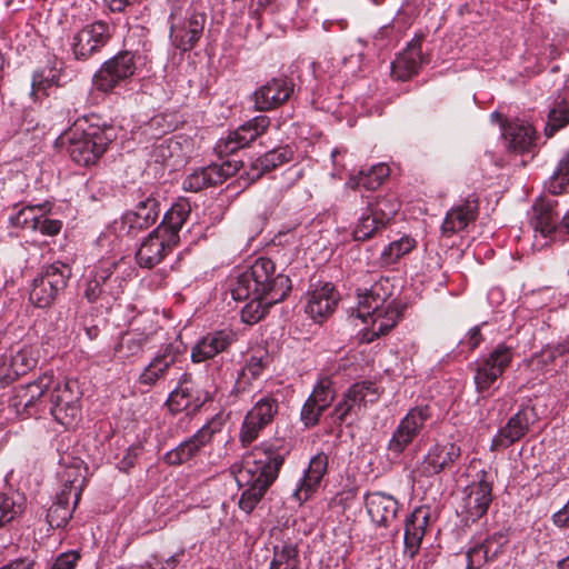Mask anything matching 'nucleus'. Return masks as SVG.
I'll return each instance as SVG.
<instances>
[{
	"instance_id": "1",
	"label": "nucleus",
	"mask_w": 569,
	"mask_h": 569,
	"mask_svg": "<svg viewBox=\"0 0 569 569\" xmlns=\"http://www.w3.org/2000/svg\"><path fill=\"white\" fill-rule=\"evenodd\" d=\"M80 398L77 381L43 373L36 380L16 388L11 406L17 413L27 417L50 413L57 422L71 428L81 417Z\"/></svg>"
},
{
	"instance_id": "2",
	"label": "nucleus",
	"mask_w": 569,
	"mask_h": 569,
	"mask_svg": "<svg viewBox=\"0 0 569 569\" xmlns=\"http://www.w3.org/2000/svg\"><path fill=\"white\" fill-rule=\"evenodd\" d=\"M274 272V263L270 259L259 258L237 277L231 295L234 300L248 301L241 310L243 322H258L271 306L282 301L290 291L289 277Z\"/></svg>"
},
{
	"instance_id": "3",
	"label": "nucleus",
	"mask_w": 569,
	"mask_h": 569,
	"mask_svg": "<svg viewBox=\"0 0 569 569\" xmlns=\"http://www.w3.org/2000/svg\"><path fill=\"white\" fill-rule=\"evenodd\" d=\"M284 457L271 446L257 447L243 455L242 460L231 466V472L240 488L239 508L250 513L261 501L278 477Z\"/></svg>"
},
{
	"instance_id": "4",
	"label": "nucleus",
	"mask_w": 569,
	"mask_h": 569,
	"mask_svg": "<svg viewBox=\"0 0 569 569\" xmlns=\"http://www.w3.org/2000/svg\"><path fill=\"white\" fill-rule=\"evenodd\" d=\"M395 283L389 277H378L370 286L357 289V318L370 321L368 342L391 330L402 315L400 303L392 297Z\"/></svg>"
},
{
	"instance_id": "5",
	"label": "nucleus",
	"mask_w": 569,
	"mask_h": 569,
	"mask_svg": "<svg viewBox=\"0 0 569 569\" xmlns=\"http://www.w3.org/2000/svg\"><path fill=\"white\" fill-rule=\"evenodd\" d=\"M132 272L124 257L101 258L86 274L84 298L109 309L123 293Z\"/></svg>"
},
{
	"instance_id": "6",
	"label": "nucleus",
	"mask_w": 569,
	"mask_h": 569,
	"mask_svg": "<svg viewBox=\"0 0 569 569\" xmlns=\"http://www.w3.org/2000/svg\"><path fill=\"white\" fill-rule=\"evenodd\" d=\"M114 138L112 128L98 126L81 129L77 124L66 134L70 158L83 167L97 163Z\"/></svg>"
},
{
	"instance_id": "7",
	"label": "nucleus",
	"mask_w": 569,
	"mask_h": 569,
	"mask_svg": "<svg viewBox=\"0 0 569 569\" xmlns=\"http://www.w3.org/2000/svg\"><path fill=\"white\" fill-rule=\"evenodd\" d=\"M515 349L506 343L497 345L487 356L473 363L476 391L482 398L490 397L498 389V382L505 370L511 365Z\"/></svg>"
},
{
	"instance_id": "8",
	"label": "nucleus",
	"mask_w": 569,
	"mask_h": 569,
	"mask_svg": "<svg viewBox=\"0 0 569 569\" xmlns=\"http://www.w3.org/2000/svg\"><path fill=\"white\" fill-rule=\"evenodd\" d=\"M84 485L80 461L68 468L62 475V487L54 502L48 509L47 521L51 528H61L72 517Z\"/></svg>"
},
{
	"instance_id": "9",
	"label": "nucleus",
	"mask_w": 569,
	"mask_h": 569,
	"mask_svg": "<svg viewBox=\"0 0 569 569\" xmlns=\"http://www.w3.org/2000/svg\"><path fill=\"white\" fill-rule=\"evenodd\" d=\"M169 21L172 44L179 50L188 51L200 40L206 16L192 8L183 10L182 7L176 6L171 10Z\"/></svg>"
},
{
	"instance_id": "10",
	"label": "nucleus",
	"mask_w": 569,
	"mask_h": 569,
	"mask_svg": "<svg viewBox=\"0 0 569 569\" xmlns=\"http://www.w3.org/2000/svg\"><path fill=\"white\" fill-rule=\"evenodd\" d=\"M70 277V267L60 261L47 266L33 279L29 296L30 301L39 308L50 306L57 295L66 288Z\"/></svg>"
},
{
	"instance_id": "11",
	"label": "nucleus",
	"mask_w": 569,
	"mask_h": 569,
	"mask_svg": "<svg viewBox=\"0 0 569 569\" xmlns=\"http://www.w3.org/2000/svg\"><path fill=\"white\" fill-rule=\"evenodd\" d=\"M137 70L136 56L123 51L104 61L93 74L92 86L96 90L110 93L126 84Z\"/></svg>"
},
{
	"instance_id": "12",
	"label": "nucleus",
	"mask_w": 569,
	"mask_h": 569,
	"mask_svg": "<svg viewBox=\"0 0 569 569\" xmlns=\"http://www.w3.org/2000/svg\"><path fill=\"white\" fill-rule=\"evenodd\" d=\"M379 398V390L373 382L361 381L353 383L343 395L342 399L327 416L331 425L340 426L351 416H358L368 403H373Z\"/></svg>"
},
{
	"instance_id": "13",
	"label": "nucleus",
	"mask_w": 569,
	"mask_h": 569,
	"mask_svg": "<svg viewBox=\"0 0 569 569\" xmlns=\"http://www.w3.org/2000/svg\"><path fill=\"white\" fill-rule=\"evenodd\" d=\"M279 409L278 400L270 395L258 399L244 416L239 438L243 446H249L270 425Z\"/></svg>"
},
{
	"instance_id": "14",
	"label": "nucleus",
	"mask_w": 569,
	"mask_h": 569,
	"mask_svg": "<svg viewBox=\"0 0 569 569\" xmlns=\"http://www.w3.org/2000/svg\"><path fill=\"white\" fill-rule=\"evenodd\" d=\"M279 409L278 400L270 395L258 399L244 416L239 438L243 446H249L270 425Z\"/></svg>"
},
{
	"instance_id": "15",
	"label": "nucleus",
	"mask_w": 569,
	"mask_h": 569,
	"mask_svg": "<svg viewBox=\"0 0 569 569\" xmlns=\"http://www.w3.org/2000/svg\"><path fill=\"white\" fill-rule=\"evenodd\" d=\"M221 428V419L213 418L202 426L192 437L168 451L163 457L164 461L171 466H179L188 462L211 441L213 435L219 432Z\"/></svg>"
},
{
	"instance_id": "16",
	"label": "nucleus",
	"mask_w": 569,
	"mask_h": 569,
	"mask_svg": "<svg viewBox=\"0 0 569 569\" xmlns=\"http://www.w3.org/2000/svg\"><path fill=\"white\" fill-rule=\"evenodd\" d=\"M270 126V119L267 116H258L238 127L236 130L221 138L216 150L219 156H228L241 148L249 146L253 140L263 134Z\"/></svg>"
},
{
	"instance_id": "17",
	"label": "nucleus",
	"mask_w": 569,
	"mask_h": 569,
	"mask_svg": "<svg viewBox=\"0 0 569 569\" xmlns=\"http://www.w3.org/2000/svg\"><path fill=\"white\" fill-rule=\"evenodd\" d=\"M207 399L208 393L203 392L189 375L182 373L166 405L172 413L186 411L187 415H190L198 410Z\"/></svg>"
},
{
	"instance_id": "18",
	"label": "nucleus",
	"mask_w": 569,
	"mask_h": 569,
	"mask_svg": "<svg viewBox=\"0 0 569 569\" xmlns=\"http://www.w3.org/2000/svg\"><path fill=\"white\" fill-rule=\"evenodd\" d=\"M181 351L178 345L168 343L160 348L158 353L144 367L138 378V385L146 388L153 387L177 369Z\"/></svg>"
},
{
	"instance_id": "19",
	"label": "nucleus",
	"mask_w": 569,
	"mask_h": 569,
	"mask_svg": "<svg viewBox=\"0 0 569 569\" xmlns=\"http://www.w3.org/2000/svg\"><path fill=\"white\" fill-rule=\"evenodd\" d=\"M491 500L490 483L480 480L465 490L457 513L466 525L472 523L486 515Z\"/></svg>"
},
{
	"instance_id": "20",
	"label": "nucleus",
	"mask_w": 569,
	"mask_h": 569,
	"mask_svg": "<svg viewBox=\"0 0 569 569\" xmlns=\"http://www.w3.org/2000/svg\"><path fill=\"white\" fill-rule=\"evenodd\" d=\"M428 417L429 413L426 408L411 409L395 429L388 442V450L396 456L401 455L419 435Z\"/></svg>"
},
{
	"instance_id": "21",
	"label": "nucleus",
	"mask_w": 569,
	"mask_h": 569,
	"mask_svg": "<svg viewBox=\"0 0 569 569\" xmlns=\"http://www.w3.org/2000/svg\"><path fill=\"white\" fill-rule=\"evenodd\" d=\"M111 36L110 27L97 21L83 27L72 38V51L77 59H86L102 48Z\"/></svg>"
},
{
	"instance_id": "22",
	"label": "nucleus",
	"mask_w": 569,
	"mask_h": 569,
	"mask_svg": "<svg viewBox=\"0 0 569 569\" xmlns=\"http://www.w3.org/2000/svg\"><path fill=\"white\" fill-rule=\"evenodd\" d=\"M238 337L231 328H223L208 332L192 347L191 360L194 363L203 362L227 351L237 341Z\"/></svg>"
},
{
	"instance_id": "23",
	"label": "nucleus",
	"mask_w": 569,
	"mask_h": 569,
	"mask_svg": "<svg viewBox=\"0 0 569 569\" xmlns=\"http://www.w3.org/2000/svg\"><path fill=\"white\" fill-rule=\"evenodd\" d=\"M335 399L332 380L329 377L319 379L311 395L301 409V420L307 427L318 423L321 413Z\"/></svg>"
},
{
	"instance_id": "24",
	"label": "nucleus",
	"mask_w": 569,
	"mask_h": 569,
	"mask_svg": "<svg viewBox=\"0 0 569 569\" xmlns=\"http://www.w3.org/2000/svg\"><path fill=\"white\" fill-rule=\"evenodd\" d=\"M237 171L238 166L230 161L221 164L213 163L188 174L182 182V187L186 191L198 192L203 188L222 183Z\"/></svg>"
},
{
	"instance_id": "25",
	"label": "nucleus",
	"mask_w": 569,
	"mask_h": 569,
	"mask_svg": "<svg viewBox=\"0 0 569 569\" xmlns=\"http://www.w3.org/2000/svg\"><path fill=\"white\" fill-rule=\"evenodd\" d=\"M328 456L323 452L315 455L305 469L292 497L301 505L309 500L319 489L328 470Z\"/></svg>"
},
{
	"instance_id": "26",
	"label": "nucleus",
	"mask_w": 569,
	"mask_h": 569,
	"mask_svg": "<svg viewBox=\"0 0 569 569\" xmlns=\"http://www.w3.org/2000/svg\"><path fill=\"white\" fill-rule=\"evenodd\" d=\"M537 420V413L531 407L521 408L513 415L505 427L500 428L492 439V446L497 448H507L513 442L520 440L528 431L531 425Z\"/></svg>"
},
{
	"instance_id": "27",
	"label": "nucleus",
	"mask_w": 569,
	"mask_h": 569,
	"mask_svg": "<svg viewBox=\"0 0 569 569\" xmlns=\"http://www.w3.org/2000/svg\"><path fill=\"white\" fill-rule=\"evenodd\" d=\"M160 213L159 202L152 196L140 200L136 208L126 212L121 218V229L136 236L139 231L149 228L156 222Z\"/></svg>"
},
{
	"instance_id": "28",
	"label": "nucleus",
	"mask_w": 569,
	"mask_h": 569,
	"mask_svg": "<svg viewBox=\"0 0 569 569\" xmlns=\"http://www.w3.org/2000/svg\"><path fill=\"white\" fill-rule=\"evenodd\" d=\"M292 92L293 83L290 80L274 78L254 91V107L260 111L272 110L286 102Z\"/></svg>"
},
{
	"instance_id": "29",
	"label": "nucleus",
	"mask_w": 569,
	"mask_h": 569,
	"mask_svg": "<svg viewBox=\"0 0 569 569\" xmlns=\"http://www.w3.org/2000/svg\"><path fill=\"white\" fill-rule=\"evenodd\" d=\"M430 521V510L427 507H417L405 521V553L413 558L421 546Z\"/></svg>"
},
{
	"instance_id": "30",
	"label": "nucleus",
	"mask_w": 569,
	"mask_h": 569,
	"mask_svg": "<svg viewBox=\"0 0 569 569\" xmlns=\"http://www.w3.org/2000/svg\"><path fill=\"white\" fill-rule=\"evenodd\" d=\"M461 455V448L455 442L436 443L426 455L421 463L425 476H433L451 468Z\"/></svg>"
},
{
	"instance_id": "31",
	"label": "nucleus",
	"mask_w": 569,
	"mask_h": 569,
	"mask_svg": "<svg viewBox=\"0 0 569 569\" xmlns=\"http://www.w3.org/2000/svg\"><path fill=\"white\" fill-rule=\"evenodd\" d=\"M163 228H156L142 241L136 253V259L140 267L148 269L153 268L163 259L168 250L174 246L169 244L167 238L161 234Z\"/></svg>"
},
{
	"instance_id": "32",
	"label": "nucleus",
	"mask_w": 569,
	"mask_h": 569,
	"mask_svg": "<svg viewBox=\"0 0 569 569\" xmlns=\"http://www.w3.org/2000/svg\"><path fill=\"white\" fill-rule=\"evenodd\" d=\"M558 214L553 210V203L547 200H539L532 207L530 224L532 226L536 242L535 247L541 249L547 244V241L539 242L538 237L546 240L551 236L557 227Z\"/></svg>"
},
{
	"instance_id": "33",
	"label": "nucleus",
	"mask_w": 569,
	"mask_h": 569,
	"mask_svg": "<svg viewBox=\"0 0 569 569\" xmlns=\"http://www.w3.org/2000/svg\"><path fill=\"white\" fill-rule=\"evenodd\" d=\"M366 508L376 525L387 527L396 519L399 503L391 495L375 491L366 496Z\"/></svg>"
},
{
	"instance_id": "34",
	"label": "nucleus",
	"mask_w": 569,
	"mask_h": 569,
	"mask_svg": "<svg viewBox=\"0 0 569 569\" xmlns=\"http://www.w3.org/2000/svg\"><path fill=\"white\" fill-rule=\"evenodd\" d=\"M338 293L331 283H325L315 288L309 293L306 306V312L315 320L320 322L335 310L338 302Z\"/></svg>"
},
{
	"instance_id": "35",
	"label": "nucleus",
	"mask_w": 569,
	"mask_h": 569,
	"mask_svg": "<svg viewBox=\"0 0 569 569\" xmlns=\"http://www.w3.org/2000/svg\"><path fill=\"white\" fill-rule=\"evenodd\" d=\"M502 137L509 150L525 152L533 146L537 132L531 124L517 119L503 127Z\"/></svg>"
},
{
	"instance_id": "36",
	"label": "nucleus",
	"mask_w": 569,
	"mask_h": 569,
	"mask_svg": "<svg viewBox=\"0 0 569 569\" xmlns=\"http://www.w3.org/2000/svg\"><path fill=\"white\" fill-rule=\"evenodd\" d=\"M477 202L475 200H465L452 207L446 214L441 231L445 236L450 237L453 233L463 230L469 222L477 217Z\"/></svg>"
},
{
	"instance_id": "37",
	"label": "nucleus",
	"mask_w": 569,
	"mask_h": 569,
	"mask_svg": "<svg viewBox=\"0 0 569 569\" xmlns=\"http://www.w3.org/2000/svg\"><path fill=\"white\" fill-rule=\"evenodd\" d=\"M422 61L420 46L409 44L391 63V72L397 79L407 80L418 72Z\"/></svg>"
},
{
	"instance_id": "38",
	"label": "nucleus",
	"mask_w": 569,
	"mask_h": 569,
	"mask_svg": "<svg viewBox=\"0 0 569 569\" xmlns=\"http://www.w3.org/2000/svg\"><path fill=\"white\" fill-rule=\"evenodd\" d=\"M190 213V204L181 201L172 204L166 212L161 224L158 228H163L162 236L167 238L169 244H177L179 240V231L184 224Z\"/></svg>"
},
{
	"instance_id": "39",
	"label": "nucleus",
	"mask_w": 569,
	"mask_h": 569,
	"mask_svg": "<svg viewBox=\"0 0 569 569\" xmlns=\"http://www.w3.org/2000/svg\"><path fill=\"white\" fill-rule=\"evenodd\" d=\"M148 342V336L143 332H127L121 336L114 347V357L122 361H132L142 353L144 345Z\"/></svg>"
},
{
	"instance_id": "40",
	"label": "nucleus",
	"mask_w": 569,
	"mask_h": 569,
	"mask_svg": "<svg viewBox=\"0 0 569 569\" xmlns=\"http://www.w3.org/2000/svg\"><path fill=\"white\" fill-rule=\"evenodd\" d=\"M389 167L386 163L371 166L367 171L360 170L358 176L350 177L348 186L350 188L363 187L368 190L376 189L389 176Z\"/></svg>"
},
{
	"instance_id": "41",
	"label": "nucleus",
	"mask_w": 569,
	"mask_h": 569,
	"mask_svg": "<svg viewBox=\"0 0 569 569\" xmlns=\"http://www.w3.org/2000/svg\"><path fill=\"white\" fill-rule=\"evenodd\" d=\"M37 366V359L30 347H22L8 357V370H10L11 380L26 375Z\"/></svg>"
},
{
	"instance_id": "42",
	"label": "nucleus",
	"mask_w": 569,
	"mask_h": 569,
	"mask_svg": "<svg viewBox=\"0 0 569 569\" xmlns=\"http://www.w3.org/2000/svg\"><path fill=\"white\" fill-rule=\"evenodd\" d=\"M367 207L373 213L376 219L387 227L399 211L400 202L395 194H385L378 197L375 201L369 202Z\"/></svg>"
},
{
	"instance_id": "43",
	"label": "nucleus",
	"mask_w": 569,
	"mask_h": 569,
	"mask_svg": "<svg viewBox=\"0 0 569 569\" xmlns=\"http://www.w3.org/2000/svg\"><path fill=\"white\" fill-rule=\"evenodd\" d=\"M24 505L26 498L20 492L0 493V527L20 516Z\"/></svg>"
},
{
	"instance_id": "44",
	"label": "nucleus",
	"mask_w": 569,
	"mask_h": 569,
	"mask_svg": "<svg viewBox=\"0 0 569 569\" xmlns=\"http://www.w3.org/2000/svg\"><path fill=\"white\" fill-rule=\"evenodd\" d=\"M568 121L569 100L563 97H558L548 114V122L545 128L546 134L549 137L553 136V133L565 127Z\"/></svg>"
},
{
	"instance_id": "45",
	"label": "nucleus",
	"mask_w": 569,
	"mask_h": 569,
	"mask_svg": "<svg viewBox=\"0 0 569 569\" xmlns=\"http://www.w3.org/2000/svg\"><path fill=\"white\" fill-rule=\"evenodd\" d=\"M383 228H386L385 224L380 223L367 207L358 218L352 232L353 239L357 241L368 240Z\"/></svg>"
},
{
	"instance_id": "46",
	"label": "nucleus",
	"mask_w": 569,
	"mask_h": 569,
	"mask_svg": "<svg viewBox=\"0 0 569 569\" xmlns=\"http://www.w3.org/2000/svg\"><path fill=\"white\" fill-rule=\"evenodd\" d=\"M416 240L409 236H403L398 240L390 242L381 252V259L386 264L396 263L401 257L416 248Z\"/></svg>"
},
{
	"instance_id": "47",
	"label": "nucleus",
	"mask_w": 569,
	"mask_h": 569,
	"mask_svg": "<svg viewBox=\"0 0 569 569\" xmlns=\"http://www.w3.org/2000/svg\"><path fill=\"white\" fill-rule=\"evenodd\" d=\"M270 363V356L267 350L262 348H258L252 351L249 359L246 361V365L241 371V376L246 379H257L259 378L263 370Z\"/></svg>"
},
{
	"instance_id": "48",
	"label": "nucleus",
	"mask_w": 569,
	"mask_h": 569,
	"mask_svg": "<svg viewBox=\"0 0 569 569\" xmlns=\"http://www.w3.org/2000/svg\"><path fill=\"white\" fill-rule=\"evenodd\" d=\"M46 207H48V203L26 206L20 209L16 216L11 217L10 221L14 227L37 231L40 213Z\"/></svg>"
},
{
	"instance_id": "49",
	"label": "nucleus",
	"mask_w": 569,
	"mask_h": 569,
	"mask_svg": "<svg viewBox=\"0 0 569 569\" xmlns=\"http://www.w3.org/2000/svg\"><path fill=\"white\" fill-rule=\"evenodd\" d=\"M59 80L60 78L57 71L53 69H43L41 71L34 72L32 76L31 96L34 99H38L39 93L48 96V89L53 86H58Z\"/></svg>"
},
{
	"instance_id": "50",
	"label": "nucleus",
	"mask_w": 569,
	"mask_h": 569,
	"mask_svg": "<svg viewBox=\"0 0 569 569\" xmlns=\"http://www.w3.org/2000/svg\"><path fill=\"white\" fill-rule=\"evenodd\" d=\"M569 187V151L561 158L550 178L548 190L552 194H560Z\"/></svg>"
},
{
	"instance_id": "51",
	"label": "nucleus",
	"mask_w": 569,
	"mask_h": 569,
	"mask_svg": "<svg viewBox=\"0 0 569 569\" xmlns=\"http://www.w3.org/2000/svg\"><path fill=\"white\" fill-rule=\"evenodd\" d=\"M270 569H298L296 547L283 545L281 549H276Z\"/></svg>"
},
{
	"instance_id": "52",
	"label": "nucleus",
	"mask_w": 569,
	"mask_h": 569,
	"mask_svg": "<svg viewBox=\"0 0 569 569\" xmlns=\"http://www.w3.org/2000/svg\"><path fill=\"white\" fill-rule=\"evenodd\" d=\"M508 535L503 530L495 531L489 535L483 541V546L488 549V553L493 561L497 559L503 551V548L508 543Z\"/></svg>"
},
{
	"instance_id": "53",
	"label": "nucleus",
	"mask_w": 569,
	"mask_h": 569,
	"mask_svg": "<svg viewBox=\"0 0 569 569\" xmlns=\"http://www.w3.org/2000/svg\"><path fill=\"white\" fill-rule=\"evenodd\" d=\"M487 561H492L488 549L482 542L477 543L467 552V569H480Z\"/></svg>"
},
{
	"instance_id": "54",
	"label": "nucleus",
	"mask_w": 569,
	"mask_h": 569,
	"mask_svg": "<svg viewBox=\"0 0 569 569\" xmlns=\"http://www.w3.org/2000/svg\"><path fill=\"white\" fill-rule=\"evenodd\" d=\"M50 210V204L43 208L40 213L39 223H37V230L40 231L44 236H56L60 232L62 228V222L58 219H51L47 216Z\"/></svg>"
},
{
	"instance_id": "55",
	"label": "nucleus",
	"mask_w": 569,
	"mask_h": 569,
	"mask_svg": "<svg viewBox=\"0 0 569 569\" xmlns=\"http://www.w3.org/2000/svg\"><path fill=\"white\" fill-rule=\"evenodd\" d=\"M289 159L290 151L284 148H280L269 151L263 156V158H261L260 161L263 169L269 170L271 168H276L277 166L287 162Z\"/></svg>"
},
{
	"instance_id": "56",
	"label": "nucleus",
	"mask_w": 569,
	"mask_h": 569,
	"mask_svg": "<svg viewBox=\"0 0 569 569\" xmlns=\"http://www.w3.org/2000/svg\"><path fill=\"white\" fill-rule=\"evenodd\" d=\"M80 555L77 551H68L61 553L50 569H74Z\"/></svg>"
},
{
	"instance_id": "57",
	"label": "nucleus",
	"mask_w": 569,
	"mask_h": 569,
	"mask_svg": "<svg viewBox=\"0 0 569 569\" xmlns=\"http://www.w3.org/2000/svg\"><path fill=\"white\" fill-rule=\"evenodd\" d=\"M569 352V340L560 342L556 346H549L547 349L542 351V357L545 360H553L557 357H561Z\"/></svg>"
},
{
	"instance_id": "58",
	"label": "nucleus",
	"mask_w": 569,
	"mask_h": 569,
	"mask_svg": "<svg viewBox=\"0 0 569 569\" xmlns=\"http://www.w3.org/2000/svg\"><path fill=\"white\" fill-rule=\"evenodd\" d=\"M553 523L557 527L569 526V499L568 502L552 516Z\"/></svg>"
},
{
	"instance_id": "59",
	"label": "nucleus",
	"mask_w": 569,
	"mask_h": 569,
	"mask_svg": "<svg viewBox=\"0 0 569 569\" xmlns=\"http://www.w3.org/2000/svg\"><path fill=\"white\" fill-rule=\"evenodd\" d=\"M184 553H186L184 548L179 549L177 552H174L172 556H170L168 559H166L164 563L161 565V567L159 569H174L178 566V563L181 561Z\"/></svg>"
},
{
	"instance_id": "60",
	"label": "nucleus",
	"mask_w": 569,
	"mask_h": 569,
	"mask_svg": "<svg viewBox=\"0 0 569 569\" xmlns=\"http://www.w3.org/2000/svg\"><path fill=\"white\" fill-rule=\"evenodd\" d=\"M481 333L480 329L478 327H475L469 330L467 335V343L470 347V349L477 348L481 342Z\"/></svg>"
},
{
	"instance_id": "61",
	"label": "nucleus",
	"mask_w": 569,
	"mask_h": 569,
	"mask_svg": "<svg viewBox=\"0 0 569 569\" xmlns=\"http://www.w3.org/2000/svg\"><path fill=\"white\" fill-rule=\"evenodd\" d=\"M10 370H8V357H0V381H10Z\"/></svg>"
},
{
	"instance_id": "62",
	"label": "nucleus",
	"mask_w": 569,
	"mask_h": 569,
	"mask_svg": "<svg viewBox=\"0 0 569 569\" xmlns=\"http://www.w3.org/2000/svg\"><path fill=\"white\" fill-rule=\"evenodd\" d=\"M132 0H104L111 11H122Z\"/></svg>"
},
{
	"instance_id": "63",
	"label": "nucleus",
	"mask_w": 569,
	"mask_h": 569,
	"mask_svg": "<svg viewBox=\"0 0 569 569\" xmlns=\"http://www.w3.org/2000/svg\"><path fill=\"white\" fill-rule=\"evenodd\" d=\"M32 563L26 560H18L0 569H30Z\"/></svg>"
},
{
	"instance_id": "64",
	"label": "nucleus",
	"mask_w": 569,
	"mask_h": 569,
	"mask_svg": "<svg viewBox=\"0 0 569 569\" xmlns=\"http://www.w3.org/2000/svg\"><path fill=\"white\" fill-rule=\"evenodd\" d=\"M557 567L558 569H569V556L559 560Z\"/></svg>"
}]
</instances>
